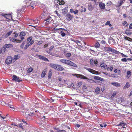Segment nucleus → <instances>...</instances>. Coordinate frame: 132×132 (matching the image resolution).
Segmentation results:
<instances>
[{"label":"nucleus","instance_id":"5fc2aeb1","mask_svg":"<svg viewBox=\"0 0 132 132\" xmlns=\"http://www.w3.org/2000/svg\"><path fill=\"white\" fill-rule=\"evenodd\" d=\"M74 42L76 43L78 45H79L78 43L80 44L81 43V42L80 41L77 40H75Z\"/></svg>","mask_w":132,"mask_h":132},{"label":"nucleus","instance_id":"20e7f679","mask_svg":"<svg viewBox=\"0 0 132 132\" xmlns=\"http://www.w3.org/2000/svg\"><path fill=\"white\" fill-rule=\"evenodd\" d=\"M104 51L107 52H111L115 54H118L119 52L116 50L111 48L109 47H104Z\"/></svg>","mask_w":132,"mask_h":132},{"label":"nucleus","instance_id":"7c9ffc66","mask_svg":"<svg viewBox=\"0 0 132 132\" xmlns=\"http://www.w3.org/2000/svg\"><path fill=\"white\" fill-rule=\"evenodd\" d=\"M24 9H25L24 7H23L22 8H21L20 10H17V13H19L20 12H23Z\"/></svg>","mask_w":132,"mask_h":132},{"label":"nucleus","instance_id":"ea45409f","mask_svg":"<svg viewBox=\"0 0 132 132\" xmlns=\"http://www.w3.org/2000/svg\"><path fill=\"white\" fill-rule=\"evenodd\" d=\"M105 65V64H104V62H101L100 66L102 69H103V67H104Z\"/></svg>","mask_w":132,"mask_h":132},{"label":"nucleus","instance_id":"a19ab883","mask_svg":"<svg viewBox=\"0 0 132 132\" xmlns=\"http://www.w3.org/2000/svg\"><path fill=\"white\" fill-rule=\"evenodd\" d=\"M54 13L55 14H56L60 18L61 15L58 13V12L57 11H55L54 12Z\"/></svg>","mask_w":132,"mask_h":132},{"label":"nucleus","instance_id":"393cba45","mask_svg":"<svg viewBox=\"0 0 132 132\" xmlns=\"http://www.w3.org/2000/svg\"><path fill=\"white\" fill-rule=\"evenodd\" d=\"M13 46V45L12 44H7L5 45L4 46V47L5 48L10 47H12Z\"/></svg>","mask_w":132,"mask_h":132},{"label":"nucleus","instance_id":"9b49d317","mask_svg":"<svg viewBox=\"0 0 132 132\" xmlns=\"http://www.w3.org/2000/svg\"><path fill=\"white\" fill-rule=\"evenodd\" d=\"M19 79V77H17L15 75H13V80H15L19 82L22 81V80Z\"/></svg>","mask_w":132,"mask_h":132},{"label":"nucleus","instance_id":"e433bc0d","mask_svg":"<svg viewBox=\"0 0 132 132\" xmlns=\"http://www.w3.org/2000/svg\"><path fill=\"white\" fill-rule=\"evenodd\" d=\"M27 0H25L24 1V2L26 3V6L28 7V6H29V5H27V4L29 5V4H30V1L27 2Z\"/></svg>","mask_w":132,"mask_h":132},{"label":"nucleus","instance_id":"412c9836","mask_svg":"<svg viewBox=\"0 0 132 132\" xmlns=\"http://www.w3.org/2000/svg\"><path fill=\"white\" fill-rule=\"evenodd\" d=\"M20 56L19 54H18L14 55V56L13 59V61L14 62H15L18 59H19L20 57Z\"/></svg>","mask_w":132,"mask_h":132},{"label":"nucleus","instance_id":"a18cd8bd","mask_svg":"<svg viewBox=\"0 0 132 132\" xmlns=\"http://www.w3.org/2000/svg\"><path fill=\"white\" fill-rule=\"evenodd\" d=\"M122 25L123 26L127 27L128 26V24L127 23V22L126 21H124V22L123 23Z\"/></svg>","mask_w":132,"mask_h":132},{"label":"nucleus","instance_id":"49530a36","mask_svg":"<svg viewBox=\"0 0 132 132\" xmlns=\"http://www.w3.org/2000/svg\"><path fill=\"white\" fill-rule=\"evenodd\" d=\"M33 70L32 68H29L28 69L27 71L28 72L30 73L32 72Z\"/></svg>","mask_w":132,"mask_h":132},{"label":"nucleus","instance_id":"ddd939ff","mask_svg":"<svg viewBox=\"0 0 132 132\" xmlns=\"http://www.w3.org/2000/svg\"><path fill=\"white\" fill-rule=\"evenodd\" d=\"M94 79L100 80L101 81H103L104 80V79L97 76H94Z\"/></svg>","mask_w":132,"mask_h":132},{"label":"nucleus","instance_id":"473e14b6","mask_svg":"<svg viewBox=\"0 0 132 132\" xmlns=\"http://www.w3.org/2000/svg\"><path fill=\"white\" fill-rule=\"evenodd\" d=\"M100 44L99 42H97L95 43V47L96 48H99L100 46Z\"/></svg>","mask_w":132,"mask_h":132},{"label":"nucleus","instance_id":"680f3d73","mask_svg":"<svg viewBox=\"0 0 132 132\" xmlns=\"http://www.w3.org/2000/svg\"><path fill=\"white\" fill-rule=\"evenodd\" d=\"M43 43V41L42 40L39 41L38 42L37 44L38 45H40L42 44Z\"/></svg>","mask_w":132,"mask_h":132},{"label":"nucleus","instance_id":"b1692460","mask_svg":"<svg viewBox=\"0 0 132 132\" xmlns=\"http://www.w3.org/2000/svg\"><path fill=\"white\" fill-rule=\"evenodd\" d=\"M46 73V70L45 69L42 72L41 75V77L42 78H43L45 76Z\"/></svg>","mask_w":132,"mask_h":132},{"label":"nucleus","instance_id":"e2e57ef3","mask_svg":"<svg viewBox=\"0 0 132 132\" xmlns=\"http://www.w3.org/2000/svg\"><path fill=\"white\" fill-rule=\"evenodd\" d=\"M113 69L112 65L110 66V70L111 71Z\"/></svg>","mask_w":132,"mask_h":132},{"label":"nucleus","instance_id":"c85d7f7f","mask_svg":"<svg viewBox=\"0 0 132 132\" xmlns=\"http://www.w3.org/2000/svg\"><path fill=\"white\" fill-rule=\"evenodd\" d=\"M57 3L60 5H63L64 4V2L62 0H58Z\"/></svg>","mask_w":132,"mask_h":132},{"label":"nucleus","instance_id":"6e6552de","mask_svg":"<svg viewBox=\"0 0 132 132\" xmlns=\"http://www.w3.org/2000/svg\"><path fill=\"white\" fill-rule=\"evenodd\" d=\"M37 56L41 60H42L44 61H48L49 60L47 58L45 57L44 56L40 55H37Z\"/></svg>","mask_w":132,"mask_h":132},{"label":"nucleus","instance_id":"052dcab7","mask_svg":"<svg viewBox=\"0 0 132 132\" xmlns=\"http://www.w3.org/2000/svg\"><path fill=\"white\" fill-rule=\"evenodd\" d=\"M78 11L77 10H76L75 11H74L73 13L75 14H78Z\"/></svg>","mask_w":132,"mask_h":132},{"label":"nucleus","instance_id":"f704fd0d","mask_svg":"<svg viewBox=\"0 0 132 132\" xmlns=\"http://www.w3.org/2000/svg\"><path fill=\"white\" fill-rule=\"evenodd\" d=\"M52 73V71L51 70H50V71H49L48 73V78L49 79L51 78V77Z\"/></svg>","mask_w":132,"mask_h":132},{"label":"nucleus","instance_id":"6ab92c4d","mask_svg":"<svg viewBox=\"0 0 132 132\" xmlns=\"http://www.w3.org/2000/svg\"><path fill=\"white\" fill-rule=\"evenodd\" d=\"M5 16L4 17L7 19L10 20L12 18V16L11 14H5Z\"/></svg>","mask_w":132,"mask_h":132},{"label":"nucleus","instance_id":"774afa93","mask_svg":"<svg viewBox=\"0 0 132 132\" xmlns=\"http://www.w3.org/2000/svg\"><path fill=\"white\" fill-rule=\"evenodd\" d=\"M129 27V29H132V23L130 24Z\"/></svg>","mask_w":132,"mask_h":132},{"label":"nucleus","instance_id":"5701e85b","mask_svg":"<svg viewBox=\"0 0 132 132\" xmlns=\"http://www.w3.org/2000/svg\"><path fill=\"white\" fill-rule=\"evenodd\" d=\"M131 72L130 71H128L127 72L126 78L127 79H128L131 76Z\"/></svg>","mask_w":132,"mask_h":132},{"label":"nucleus","instance_id":"f257e3e1","mask_svg":"<svg viewBox=\"0 0 132 132\" xmlns=\"http://www.w3.org/2000/svg\"><path fill=\"white\" fill-rule=\"evenodd\" d=\"M42 17L44 19L45 21H46L45 22V25H48L51 23L52 19L48 14L44 13L42 15Z\"/></svg>","mask_w":132,"mask_h":132},{"label":"nucleus","instance_id":"0eeeda50","mask_svg":"<svg viewBox=\"0 0 132 132\" xmlns=\"http://www.w3.org/2000/svg\"><path fill=\"white\" fill-rule=\"evenodd\" d=\"M73 17V15L69 13L65 15L66 19L68 21L71 20Z\"/></svg>","mask_w":132,"mask_h":132},{"label":"nucleus","instance_id":"c03bdc74","mask_svg":"<svg viewBox=\"0 0 132 132\" xmlns=\"http://www.w3.org/2000/svg\"><path fill=\"white\" fill-rule=\"evenodd\" d=\"M28 44H29L30 45H32L34 43V40H31L30 41H28Z\"/></svg>","mask_w":132,"mask_h":132},{"label":"nucleus","instance_id":"c9c22d12","mask_svg":"<svg viewBox=\"0 0 132 132\" xmlns=\"http://www.w3.org/2000/svg\"><path fill=\"white\" fill-rule=\"evenodd\" d=\"M100 91V89L99 87H97L95 90V92L97 94H99Z\"/></svg>","mask_w":132,"mask_h":132},{"label":"nucleus","instance_id":"c756f323","mask_svg":"<svg viewBox=\"0 0 132 132\" xmlns=\"http://www.w3.org/2000/svg\"><path fill=\"white\" fill-rule=\"evenodd\" d=\"M6 105H7V106H9V107L10 108L13 109H13V111H16V110L15 109V108H14L13 106L12 105H10L8 103H6Z\"/></svg>","mask_w":132,"mask_h":132},{"label":"nucleus","instance_id":"39448f33","mask_svg":"<svg viewBox=\"0 0 132 132\" xmlns=\"http://www.w3.org/2000/svg\"><path fill=\"white\" fill-rule=\"evenodd\" d=\"M84 68L87 70L90 73L95 75H98L99 74V72L97 71H95V70H93L89 68L86 67H84Z\"/></svg>","mask_w":132,"mask_h":132},{"label":"nucleus","instance_id":"aec40b11","mask_svg":"<svg viewBox=\"0 0 132 132\" xmlns=\"http://www.w3.org/2000/svg\"><path fill=\"white\" fill-rule=\"evenodd\" d=\"M67 9L68 7H65L62 10V13L63 14H64L67 13L68 12Z\"/></svg>","mask_w":132,"mask_h":132},{"label":"nucleus","instance_id":"a211bd4d","mask_svg":"<svg viewBox=\"0 0 132 132\" xmlns=\"http://www.w3.org/2000/svg\"><path fill=\"white\" fill-rule=\"evenodd\" d=\"M61 127L64 128H67L69 129H70V127L68 126L67 124L66 123H64L61 124Z\"/></svg>","mask_w":132,"mask_h":132},{"label":"nucleus","instance_id":"4d7b16f0","mask_svg":"<svg viewBox=\"0 0 132 132\" xmlns=\"http://www.w3.org/2000/svg\"><path fill=\"white\" fill-rule=\"evenodd\" d=\"M119 53H120L123 56L125 57H127L128 56L127 55H126L125 54H123L122 53H120L119 52V53Z\"/></svg>","mask_w":132,"mask_h":132},{"label":"nucleus","instance_id":"bf43d9fd","mask_svg":"<svg viewBox=\"0 0 132 132\" xmlns=\"http://www.w3.org/2000/svg\"><path fill=\"white\" fill-rule=\"evenodd\" d=\"M94 63L97 66V59H95L94 61Z\"/></svg>","mask_w":132,"mask_h":132},{"label":"nucleus","instance_id":"37998d69","mask_svg":"<svg viewBox=\"0 0 132 132\" xmlns=\"http://www.w3.org/2000/svg\"><path fill=\"white\" fill-rule=\"evenodd\" d=\"M100 126L101 127H105L107 126V125L106 124L103 123L102 124H100Z\"/></svg>","mask_w":132,"mask_h":132},{"label":"nucleus","instance_id":"6e6d98bb","mask_svg":"<svg viewBox=\"0 0 132 132\" xmlns=\"http://www.w3.org/2000/svg\"><path fill=\"white\" fill-rule=\"evenodd\" d=\"M121 60L122 62H126L127 61V59L126 58H124L121 59Z\"/></svg>","mask_w":132,"mask_h":132},{"label":"nucleus","instance_id":"f03ea898","mask_svg":"<svg viewBox=\"0 0 132 132\" xmlns=\"http://www.w3.org/2000/svg\"><path fill=\"white\" fill-rule=\"evenodd\" d=\"M60 61L62 63L69 65H70L74 67H77V65L71 61L65 59H61Z\"/></svg>","mask_w":132,"mask_h":132},{"label":"nucleus","instance_id":"58836bf2","mask_svg":"<svg viewBox=\"0 0 132 132\" xmlns=\"http://www.w3.org/2000/svg\"><path fill=\"white\" fill-rule=\"evenodd\" d=\"M110 22L109 21H108L105 23V24L106 25H108L109 26L111 27L112 26L111 24H110Z\"/></svg>","mask_w":132,"mask_h":132},{"label":"nucleus","instance_id":"f8f14e48","mask_svg":"<svg viewBox=\"0 0 132 132\" xmlns=\"http://www.w3.org/2000/svg\"><path fill=\"white\" fill-rule=\"evenodd\" d=\"M64 69L63 67L61 65L57 64L56 69L58 71H62Z\"/></svg>","mask_w":132,"mask_h":132},{"label":"nucleus","instance_id":"dca6fc26","mask_svg":"<svg viewBox=\"0 0 132 132\" xmlns=\"http://www.w3.org/2000/svg\"><path fill=\"white\" fill-rule=\"evenodd\" d=\"M99 5L100 8L102 9H104L105 8V4L102 2L100 3Z\"/></svg>","mask_w":132,"mask_h":132},{"label":"nucleus","instance_id":"f3484780","mask_svg":"<svg viewBox=\"0 0 132 132\" xmlns=\"http://www.w3.org/2000/svg\"><path fill=\"white\" fill-rule=\"evenodd\" d=\"M123 1H118V2L116 6V7H119L121 6L123 4Z\"/></svg>","mask_w":132,"mask_h":132},{"label":"nucleus","instance_id":"a878e982","mask_svg":"<svg viewBox=\"0 0 132 132\" xmlns=\"http://www.w3.org/2000/svg\"><path fill=\"white\" fill-rule=\"evenodd\" d=\"M57 64H54L53 63H51L50 64V66L56 69V67L57 66Z\"/></svg>","mask_w":132,"mask_h":132},{"label":"nucleus","instance_id":"2eb2a0df","mask_svg":"<svg viewBox=\"0 0 132 132\" xmlns=\"http://www.w3.org/2000/svg\"><path fill=\"white\" fill-rule=\"evenodd\" d=\"M111 84L116 87H119L120 86V83L117 82H113L111 83Z\"/></svg>","mask_w":132,"mask_h":132},{"label":"nucleus","instance_id":"423d86ee","mask_svg":"<svg viewBox=\"0 0 132 132\" xmlns=\"http://www.w3.org/2000/svg\"><path fill=\"white\" fill-rule=\"evenodd\" d=\"M12 57L11 56H7L5 60V63L7 64H10L12 62Z\"/></svg>","mask_w":132,"mask_h":132},{"label":"nucleus","instance_id":"bb28decb","mask_svg":"<svg viewBox=\"0 0 132 132\" xmlns=\"http://www.w3.org/2000/svg\"><path fill=\"white\" fill-rule=\"evenodd\" d=\"M130 85L129 84L128 82L126 83V84L125 86L123 87V88L124 89H126V88H129L130 86Z\"/></svg>","mask_w":132,"mask_h":132},{"label":"nucleus","instance_id":"69168bd1","mask_svg":"<svg viewBox=\"0 0 132 132\" xmlns=\"http://www.w3.org/2000/svg\"><path fill=\"white\" fill-rule=\"evenodd\" d=\"M5 14H4V13L2 12H0V15H2L4 16V17L5 16Z\"/></svg>","mask_w":132,"mask_h":132},{"label":"nucleus","instance_id":"0e129e2a","mask_svg":"<svg viewBox=\"0 0 132 132\" xmlns=\"http://www.w3.org/2000/svg\"><path fill=\"white\" fill-rule=\"evenodd\" d=\"M82 83L81 82H79L78 84V86H78V87H80V86H81V85H82Z\"/></svg>","mask_w":132,"mask_h":132},{"label":"nucleus","instance_id":"1a4fd4ad","mask_svg":"<svg viewBox=\"0 0 132 132\" xmlns=\"http://www.w3.org/2000/svg\"><path fill=\"white\" fill-rule=\"evenodd\" d=\"M35 20H30L28 21V25L29 26H32L34 28H35L36 26L33 25L35 24Z\"/></svg>","mask_w":132,"mask_h":132},{"label":"nucleus","instance_id":"cd10ccee","mask_svg":"<svg viewBox=\"0 0 132 132\" xmlns=\"http://www.w3.org/2000/svg\"><path fill=\"white\" fill-rule=\"evenodd\" d=\"M123 38L127 40H128L130 42H132V39L126 36H124Z\"/></svg>","mask_w":132,"mask_h":132},{"label":"nucleus","instance_id":"7ed1b4c3","mask_svg":"<svg viewBox=\"0 0 132 132\" xmlns=\"http://www.w3.org/2000/svg\"><path fill=\"white\" fill-rule=\"evenodd\" d=\"M75 74L76 75V77H77L83 79H86L88 82H93L94 81V80L93 79H89L87 77L82 75L76 74Z\"/></svg>","mask_w":132,"mask_h":132},{"label":"nucleus","instance_id":"4be33fe9","mask_svg":"<svg viewBox=\"0 0 132 132\" xmlns=\"http://www.w3.org/2000/svg\"><path fill=\"white\" fill-rule=\"evenodd\" d=\"M126 125V124L124 122H120L118 124L117 126H122L123 128H126V127H125V126Z\"/></svg>","mask_w":132,"mask_h":132},{"label":"nucleus","instance_id":"603ef678","mask_svg":"<svg viewBox=\"0 0 132 132\" xmlns=\"http://www.w3.org/2000/svg\"><path fill=\"white\" fill-rule=\"evenodd\" d=\"M20 36H23L26 35L25 33L24 32H22L20 33Z\"/></svg>","mask_w":132,"mask_h":132},{"label":"nucleus","instance_id":"2f4dec72","mask_svg":"<svg viewBox=\"0 0 132 132\" xmlns=\"http://www.w3.org/2000/svg\"><path fill=\"white\" fill-rule=\"evenodd\" d=\"M88 9L90 11L92 10V4L91 3H89L88 5Z\"/></svg>","mask_w":132,"mask_h":132},{"label":"nucleus","instance_id":"09e8293b","mask_svg":"<svg viewBox=\"0 0 132 132\" xmlns=\"http://www.w3.org/2000/svg\"><path fill=\"white\" fill-rule=\"evenodd\" d=\"M111 3H112L111 1H109L107 3L106 5L108 6H109L111 5Z\"/></svg>","mask_w":132,"mask_h":132},{"label":"nucleus","instance_id":"de8ad7c7","mask_svg":"<svg viewBox=\"0 0 132 132\" xmlns=\"http://www.w3.org/2000/svg\"><path fill=\"white\" fill-rule=\"evenodd\" d=\"M61 35L63 37H64L65 35V33L63 32L62 31H61L60 32Z\"/></svg>","mask_w":132,"mask_h":132},{"label":"nucleus","instance_id":"13d9d810","mask_svg":"<svg viewBox=\"0 0 132 132\" xmlns=\"http://www.w3.org/2000/svg\"><path fill=\"white\" fill-rule=\"evenodd\" d=\"M71 55V54L70 53H67L66 54V56L67 57H70Z\"/></svg>","mask_w":132,"mask_h":132},{"label":"nucleus","instance_id":"338daca9","mask_svg":"<svg viewBox=\"0 0 132 132\" xmlns=\"http://www.w3.org/2000/svg\"><path fill=\"white\" fill-rule=\"evenodd\" d=\"M57 132H66V131L64 130H59Z\"/></svg>","mask_w":132,"mask_h":132},{"label":"nucleus","instance_id":"79ce46f5","mask_svg":"<svg viewBox=\"0 0 132 132\" xmlns=\"http://www.w3.org/2000/svg\"><path fill=\"white\" fill-rule=\"evenodd\" d=\"M87 103L86 102H82L81 103H80L79 105H78L81 108H82V104H86Z\"/></svg>","mask_w":132,"mask_h":132},{"label":"nucleus","instance_id":"8fccbe9b","mask_svg":"<svg viewBox=\"0 0 132 132\" xmlns=\"http://www.w3.org/2000/svg\"><path fill=\"white\" fill-rule=\"evenodd\" d=\"M30 46L28 43H27L25 46L24 49L26 50L27 49L29 46Z\"/></svg>","mask_w":132,"mask_h":132},{"label":"nucleus","instance_id":"9d476101","mask_svg":"<svg viewBox=\"0 0 132 132\" xmlns=\"http://www.w3.org/2000/svg\"><path fill=\"white\" fill-rule=\"evenodd\" d=\"M9 39L11 41L14 43H20L21 42V40H20L16 39L10 37Z\"/></svg>","mask_w":132,"mask_h":132},{"label":"nucleus","instance_id":"864d4df0","mask_svg":"<svg viewBox=\"0 0 132 132\" xmlns=\"http://www.w3.org/2000/svg\"><path fill=\"white\" fill-rule=\"evenodd\" d=\"M90 63L91 65H93L94 63V61L92 59H91L90 61Z\"/></svg>","mask_w":132,"mask_h":132},{"label":"nucleus","instance_id":"72a5a7b5","mask_svg":"<svg viewBox=\"0 0 132 132\" xmlns=\"http://www.w3.org/2000/svg\"><path fill=\"white\" fill-rule=\"evenodd\" d=\"M12 32V31H10L7 32V33L5 35V38H7V37H8L10 35H11Z\"/></svg>","mask_w":132,"mask_h":132},{"label":"nucleus","instance_id":"4c0bfd02","mask_svg":"<svg viewBox=\"0 0 132 132\" xmlns=\"http://www.w3.org/2000/svg\"><path fill=\"white\" fill-rule=\"evenodd\" d=\"M26 43V41H23V42L22 43V44H21L20 46V48H23V46L24 44Z\"/></svg>","mask_w":132,"mask_h":132},{"label":"nucleus","instance_id":"4468645a","mask_svg":"<svg viewBox=\"0 0 132 132\" xmlns=\"http://www.w3.org/2000/svg\"><path fill=\"white\" fill-rule=\"evenodd\" d=\"M125 33L128 36H129L132 34V32H131V30L129 29H126L125 31Z\"/></svg>","mask_w":132,"mask_h":132},{"label":"nucleus","instance_id":"3c124183","mask_svg":"<svg viewBox=\"0 0 132 132\" xmlns=\"http://www.w3.org/2000/svg\"><path fill=\"white\" fill-rule=\"evenodd\" d=\"M32 37L31 36L29 37L28 38H27V40L28 41H30L31 40H32Z\"/></svg>","mask_w":132,"mask_h":132}]
</instances>
